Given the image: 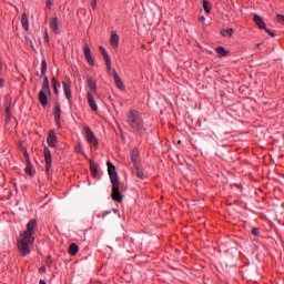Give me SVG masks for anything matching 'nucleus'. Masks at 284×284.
I'll list each match as a JSON object with an SVG mask.
<instances>
[{
  "mask_svg": "<svg viewBox=\"0 0 284 284\" xmlns=\"http://www.w3.org/2000/svg\"><path fill=\"white\" fill-rule=\"evenodd\" d=\"M69 254L71 256H77V254H79V245H77L75 243H72L70 246H69Z\"/></svg>",
  "mask_w": 284,
  "mask_h": 284,
  "instance_id": "f3484780",
  "label": "nucleus"
},
{
  "mask_svg": "<svg viewBox=\"0 0 284 284\" xmlns=\"http://www.w3.org/2000/svg\"><path fill=\"white\" fill-rule=\"evenodd\" d=\"M199 21H201V22L205 21V17L201 16V17L199 18Z\"/></svg>",
  "mask_w": 284,
  "mask_h": 284,
  "instance_id": "ea45409f",
  "label": "nucleus"
},
{
  "mask_svg": "<svg viewBox=\"0 0 284 284\" xmlns=\"http://www.w3.org/2000/svg\"><path fill=\"white\" fill-rule=\"evenodd\" d=\"M47 72H48V62L43 60L41 64V75L44 77Z\"/></svg>",
  "mask_w": 284,
  "mask_h": 284,
  "instance_id": "c85d7f7f",
  "label": "nucleus"
},
{
  "mask_svg": "<svg viewBox=\"0 0 284 284\" xmlns=\"http://www.w3.org/2000/svg\"><path fill=\"white\" fill-rule=\"evenodd\" d=\"M34 230H37V220H31L27 224V231L22 235V240L18 242V250L22 256L30 254L29 245L34 243Z\"/></svg>",
  "mask_w": 284,
  "mask_h": 284,
  "instance_id": "f257e3e1",
  "label": "nucleus"
},
{
  "mask_svg": "<svg viewBox=\"0 0 284 284\" xmlns=\"http://www.w3.org/2000/svg\"><path fill=\"white\" fill-rule=\"evenodd\" d=\"M62 85H63L65 99L70 100L72 98V90L70 89V83L63 82Z\"/></svg>",
  "mask_w": 284,
  "mask_h": 284,
  "instance_id": "2eb2a0df",
  "label": "nucleus"
},
{
  "mask_svg": "<svg viewBox=\"0 0 284 284\" xmlns=\"http://www.w3.org/2000/svg\"><path fill=\"white\" fill-rule=\"evenodd\" d=\"M45 163H47L45 172L48 174L50 173V170H52V162H45Z\"/></svg>",
  "mask_w": 284,
  "mask_h": 284,
  "instance_id": "473e14b6",
  "label": "nucleus"
},
{
  "mask_svg": "<svg viewBox=\"0 0 284 284\" xmlns=\"http://www.w3.org/2000/svg\"><path fill=\"white\" fill-rule=\"evenodd\" d=\"M43 154L45 162H52V153L50 152V149L48 146L44 148Z\"/></svg>",
  "mask_w": 284,
  "mask_h": 284,
  "instance_id": "aec40b11",
  "label": "nucleus"
},
{
  "mask_svg": "<svg viewBox=\"0 0 284 284\" xmlns=\"http://www.w3.org/2000/svg\"><path fill=\"white\" fill-rule=\"evenodd\" d=\"M203 8H204V11H205L207 14H210L211 8H212V6L210 4V1L203 0Z\"/></svg>",
  "mask_w": 284,
  "mask_h": 284,
  "instance_id": "a878e982",
  "label": "nucleus"
},
{
  "mask_svg": "<svg viewBox=\"0 0 284 284\" xmlns=\"http://www.w3.org/2000/svg\"><path fill=\"white\" fill-rule=\"evenodd\" d=\"M265 30V32H267V34H270V37H276V33H274V32H272V31H270V29H264Z\"/></svg>",
  "mask_w": 284,
  "mask_h": 284,
  "instance_id": "e433bc0d",
  "label": "nucleus"
},
{
  "mask_svg": "<svg viewBox=\"0 0 284 284\" xmlns=\"http://www.w3.org/2000/svg\"><path fill=\"white\" fill-rule=\"evenodd\" d=\"M75 152H78L79 154H81V152H82V151H81V144H79V145L75 146Z\"/></svg>",
  "mask_w": 284,
  "mask_h": 284,
  "instance_id": "58836bf2",
  "label": "nucleus"
},
{
  "mask_svg": "<svg viewBox=\"0 0 284 284\" xmlns=\"http://www.w3.org/2000/svg\"><path fill=\"white\" fill-rule=\"evenodd\" d=\"M0 88H3V82L1 79H0Z\"/></svg>",
  "mask_w": 284,
  "mask_h": 284,
  "instance_id": "c03bdc74",
  "label": "nucleus"
},
{
  "mask_svg": "<svg viewBox=\"0 0 284 284\" xmlns=\"http://www.w3.org/2000/svg\"><path fill=\"white\" fill-rule=\"evenodd\" d=\"M52 88L55 94H59V88H61V83L57 81V78L51 79Z\"/></svg>",
  "mask_w": 284,
  "mask_h": 284,
  "instance_id": "4be33fe9",
  "label": "nucleus"
},
{
  "mask_svg": "<svg viewBox=\"0 0 284 284\" xmlns=\"http://www.w3.org/2000/svg\"><path fill=\"white\" fill-rule=\"evenodd\" d=\"M110 41H111L112 48H119V34H116V32L112 31Z\"/></svg>",
  "mask_w": 284,
  "mask_h": 284,
  "instance_id": "dca6fc26",
  "label": "nucleus"
},
{
  "mask_svg": "<svg viewBox=\"0 0 284 284\" xmlns=\"http://www.w3.org/2000/svg\"><path fill=\"white\" fill-rule=\"evenodd\" d=\"M131 161L134 165V168H138V165H141L139 163V151L136 149H134L132 152H131Z\"/></svg>",
  "mask_w": 284,
  "mask_h": 284,
  "instance_id": "ddd939ff",
  "label": "nucleus"
},
{
  "mask_svg": "<svg viewBox=\"0 0 284 284\" xmlns=\"http://www.w3.org/2000/svg\"><path fill=\"white\" fill-rule=\"evenodd\" d=\"M40 272L41 273L45 272V266L40 267Z\"/></svg>",
  "mask_w": 284,
  "mask_h": 284,
  "instance_id": "a19ab883",
  "label": "nucleus"
},
{
  "mask_svg": "<svg viewBox=\"0 0 284 284\" xmlns=\"http://www.w3.org/2000/svg\"><path fill=\"white\" fill-rule=\"evenodd\" d=\"M84 132H85L87 141L92 143L93 148H99V141L97 140V135H94V132L92 131V129H90V126H85Z\"/></svg>",
  "mask_w": 284,
  "mask_h": 284,
  "instance_id": "20e7f679",
  "label": "nucleus"
},
{
  "mask_svg": "<svg viewBox=\"0 0 284 284\" xmlns=\"http://www.w3.org/2000/svg\"><path fill=\"white\" fill-rule=\"evenodd\" d=\"M87 97H88L89 106L93 112H97V110H99V105H97V100L94 99V94H87Z\"/></svg>",
  "mask_w": 284,
  "mask_h": 284,
  "instance_id": "9b49d317",
  "label": "nucleus"
},
{
  "mask_svg": "<svg viewBox=\"0 0 284 284\" xmlns=\"http://www.w3.org/2000/svg\"><path fill=\"white\" fill-rule=\"evenodd\" d=\"M128 123L131 128L135 130H141L143 128V119H141V114L136 110H131L128 114Z\"/></svg>",
  "mask_w": 284,
  "mask_h": 284,
  "instance_id": "7ed1b4c3",
  "label": "nucleus"
},
{
  "mask_svg": "<svg viewBox=\"0 0 284 284\" xmlns=\"http://www.w3.org/2000/svg\"><path fill=\"white\" fill-rule=\"evenodd\" d=\"M256 48H261V43H257V44H256Z\"/></svg>",
  "mask_w": 284,
  "mask_h": 284,
  "instance_id": "a18cd8bd",
  "label": "nucleus"
},
{
  "mask_svg": "<svg viewBox=\"0 0 284 284\" xmlns=\"http://www.w3.org/2000/svg\"><path fill=\"white\" fill-rule=\"evenodd\" d=\"M7 123L10 122V114L6 118Z\"/></svg>",
  "mask_w": 284,
  "mask_h": 284,
  "instance_id": "79ce46f5",
  "label": "nucleus"
},
{
  "mask_svg": "<svg viewBox=\"0 0 284 284\" xmlns=\"http://www.w3.org/2000/svg\"><path fill=\"white\" fill-rule=\"evenodd\" d=\"M54 121L55 125H58V128H61V105L59 104L54 105Z\"/></svg>",
  "mask_w": 284,
  "mask_h": 284,
  "instance_id": "1a4fd4ad",
  "label": "nucleus"
},
{
  "mask_svg": "<svg viewBox=\"0 0 284 284\" xmlns=\"http://www.w3.org/2000/svg\"><path fill=\"white\" fill-rule=\"evenodd\" d=\"M253 20L256 23V26L260 28V30H265L267 28V24H265V21H263V18L258 14L253 16Z\"/></svg>",
  "mask_w": 284,
  "mask_h": 284,
  "instance_id": "9d476101",
  "label": "nucleus"
},
{
  "mask_svg": "<svg viewBox=\"0 0 284 284\" xmlns=\"http://www.w3.org/2000/svg\"><path fill=\"white\" fill-rule=\"evenodd\" d=\"M83 53L89 65H94V58H92V50L90 49V45H88V43H84L83 45Z\"/></svg>",
  "mask_w": 284,
  "mask_h": 284,
  "instance_id": "39448f33",
  "label": "nucleus"
},
{
  "mask_svg": "<svg viewBox=\"0 0 284 284\" xmlns=\"http://www.w3.org/2000/svg\"><path fill=\"white\" fill-rule=\"evenodd\" d=\"M87 83L89 88V91L87 92V94H97V82L92 78L88 77Z\"/></svg>",
  "mask_w": 284,
  "mask_h": 284,
  "instance_id": "6e6552de",
  "label": "nucleus"
},
{
  "mask_svg": "<svg viewBox=\"0 0 284 284\" xmlns=\"http://www.w3.org/2000/svg\"><path fill=\"white\" fill-rule=\"evenodd\" d=\"M106 165L110 181L112 183L111 196L113 201L121 203V201H123V195H121V191L119 190V175L116 174V168H114V164H112V162H108Z\"/></svg>",
  "mask_w": 284,
  "mask_h": 284,
  "instance_id": "f03ea898",
  "label": "nucleus"
},
{
  "mask_svg": "<svg viewBox=\"0 0 284 284\" xmlns=\"http://www.w3.org/2000/svg\"><path fill=\"white\" fill-rule=\"evenodd\" d=\"M48 94H50V91H45L44 89H41V91L39 92L38 99L42 108H45V105H48Z\"/></svg>",
  "mask_w": 284,
  "mask_h": 284,
  "instance_id": "0eeeda50",
  "label": "nucleus"
},
{
  "mask_svg": "<svg viewBox=\"0 0 284 284\" xmlns=\"http://www.w3.org/2000/svg\"><path fill=\"white\" fill-rule=\"evenodd\" d=\"M104 61H105L106 70L110 74V72H112V60L109 58L108 60H104Z\"/></svg>",
  "mask_w": 284,
  "mask_h": 284,
  "instance_id": "c756f323",
  "label": "nucleus"
},
{
  "mask_svg": "<svg viewBox=\"0 0 284 284\" xmlns=\"http://www.w3.org/2000/svg\"><path fill=\"white\" fill-rule=\"evenodd\" d=\"M276 19H277V22H278V23H282V26H284V16H283V14L278 13V14L276 16Z\"/></svg>",
  "mask_w": 284,
  "mask_h": 284,
  "instance_id": "2f4dec72",
  "label": "nucleus"
},
{
  "mask_svg": "<svg viewBox=\"0 0 284 284\" xmlns=\"http://www.w3.org/2000/svg\"><path fill=\"white\" fill-rule=\"evenodd\" d=\"M54 6V0H47V8H52Z\"/></svg>",
  "mask_w": 284,
  "mask_h": 284,
  "instance_id": "72a5a7b5",
  "label": "nucleus"
},
{
  "mask_svg": "<svg viewBox=\"0 0 284 284\" xmlns=\"http://www.w3.org/2000/svg\"><path fill=\"white\" fill-rule=\"evenodd\" d=\"M27 159V166H26V174L32 175V164L30 163V155L28 153H24Z\"/></svg>",
  "mask_w": 284,
  "mask_h": 284,
  "instance_id": "6ab92c4d",
  "label": "nucleus"
},
{
  "mask_svg": "<svg viewBox=\"0 0 284 284\" xmlns=\"http://www.w3.org/2000/svg\"><path fill=\"white\" fill-rule=\"evenodd\" d=\"M6 114L10 116V103H6Z\"/></svg>",
  "mask_w": 284,
  "mask_h": 284,
  "instance_id": "f704fd0d",
  "label": "nucleus"
},
{
  "mask_svg": "<svg viewBox=\"0 0 284 284\" xmlns=\"http://www.w3.org/2000/svg\"><path fill=\"white\" fill-rule=\"evenodd\" d=\"M99 50L104 59V61H106L108 59H110V54H108V51L105 50V48H103V45L99 47Z\"/></svg>",
  "mask_w": 284,
  "mask_h": 284,
  "instance_id": "393cba45",
  "label": "nucleus"
},
{
  "mask_svg": "<svg viewBox=\"0 0 284 284\" xmlns=\"http://www.w3.org/2000/svg\"><path fill=\"white\" fill-rule=\"evenodd\" d=\"M49 26H50V28H51V30H52L53 32H58V31H59V19H57V18H51V19L49 20Z\"/></svg>",
  "mask_w": 284,
  "mask_h": 284,
  "instance_id": "4468645a",
  "label": "nucleus"
},
{
  "mask_svg": "<svg viewBox=\"0 0 284 284\" xmlns=\"http://www.w3.org/2000/svg\"><path fill=\"white\" fill-rule=\"evenodd\" d=\"M21 23L24 30H28V16H26V13L21 16Z\"/></svg>",
  "mask_w": 284,
  "mask_h": 284,
  "instance_id": "bb28decb",
  "label": "nucleus"
},
{
  "mask_svg": "<svg viewBox=\"0 0 284 284\" xmlns=\"http://www.w3.org/2000/svg\"><path fill=\"white\" fill-rule=\"evenodd\" d=\"M42 90H44V92H50V80H48V77H44L43 79Z\"/></svg>",
  "mask_w": 284,
  "mask_h": 284,
  "instance_id": "5701e85b",
  "label": "nucleus"
},
{
  "mask_svg": "<svg viewBox=\"0 0 284 284\" xmlns=\"http://www.w3.org/2000/svg\"><path fill=\"white\" fill-rule=\"evenodd\" d=\"M222 37H232L234 34V29H224L221 31Z\"/></svg>",
  "mask_w": 284,
  "mask_h": 284,
  "instance_id": "b1692460",
  "label": "nucleus"
},
{
  "mask_svg": "<svg viewBox=\"0 0 284 284\" xmlns=\"http://www.w3.org/2000/svg\"><path fill=\"white\" fill-rule=\"evenodd\" d=\"M44 41H47V43H50V36L48 34V31H44Z\"/></svg>",
  "mask_w": 284,
  "mask_h": 284,
  "instance_id": "c9c22d12",
  "label": "nucleus"
},
{
  "mask_svg": "<svg viewBox=\"0 0 284 284\" xmlns=\"http://www.w3.org/2000/svg\"><path fill=\"white\" fill-rule=\"evenodd\" d=\"M47 143L50 148H57V143H59V138H57V133H54L53 130L49 132Z\"/></svg>",
  "mask_w": 284,
  "mask_h": 284,
  "instance_id": "423d86ee",
  "label": "nucleus"
},
{
  "mask_svg": "<svg viewBox=\"0 0 284 284\" xmlns=\"http://www.w3.org/2000/svg\"><path fill=\"white\" fill-rule=\"evenodd\" d=\"M39 284H48L44 280H40Z\"/></svg>",
  "mask_w": 284,
  "mask_h": 284,
  "instance_id": "37998d69",
  "label": "nucleus"
},
{
  "mask_svg": "<svg viewBox=\"0 0 284 284\" xmlns=\"http://www.w3.org/2000/svg\"><path fill=\"white\" fill-rule=\"evenodd\" d=\"M98 1H99V0H93V1H92L91 6H92L93 10H97V2H98Z\"/></svg>",
  "mask_w": 284,
  "mask_h": 284,
  "instance_id": "4c0bfd02",
  "label": "nucleus"
},
{
  "mask_svg": "<svg viewBox=\"0 0 284 284\" xmlns=\"http://www.w3.org/2000/svg\"><path fill=\"white\" fill-rule=\"evenodd\" d=\"M251 234H252L253 236H261V232L258 231L257 227L252 229Z\"/></svg>",
  "mask_w": 284,
  "mask_h": 284,
  "instance_id": "7c9ffc66",
  "label": "nucleus"
},
{
  "mask_svg": "<svg viewBox=\"0 0 284 284\" xmlns=\"http://www.w3.org/2000/svg\"><path fill=\"white\" fill-rule=\"evenodd\" d=\"M90 170H91V174L92 176H97V174H99V169L97 166V163H94V161H90Z\"/></svg>",
  "mask_w": 284,
  "mask_h": 284,
  "instance_id": "412c9836",
  "label": "nucleus"
},
{
  "mask_svg": "<svg viewBox=\"0 0 284 284\" xmlns=\"http://www.w3.org/2000/svg\"><path fill=\"white\" fill-rule=\"evenodd\" d=\"M216 53L219 54V57H225L227 54V51L223 47H217Z\"/></svg>",
  "mask_w": 284,
  "mask_h": 284,
  "instance_id": "cd10ccee",
  "label": "nucleus"
},
{
  "mask_svg": "<svg viewBox=\"0 0 284 284\" xmlns=\"http://www.w3.org/2000/svg\"><path fill=\"white\" fill-rule=\"evenodd\" d=\"M114 83L119 90H124L125 87L123 85V82L121 81V78L119 77V73H116V70L112 71Z\"/></svg>",
  "mask_w": 284,
  "mask_h": 284,
  "instance_id": "f8f14e48",
  "label": "nucleus"
},
{
  "mask_svg": "<svg viewBox=\"0 0 284 284\" xmlns=\"http://www.w3.org/2000/svg\"><path fill=\"white\" fill-rule=\"evenodd\" d=\"M135 168V174L138 179H148V175L143 172V169H141V165L134 166Z\"/></svg>",
  "mask_w": 284,
  "mask_h": 284,
  "instance_id": "a211bd4d",
  "label": "nucleus"
}]
</instances>
